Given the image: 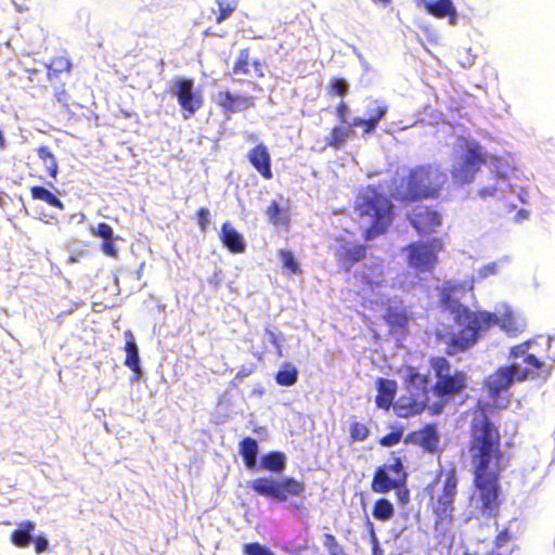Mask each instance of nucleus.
Segmentation results:
<instances>
[{
  "instance_id": "1a4fd4ad",
  "label": "nucleus",
  "mask_w": 555,
  "mask_h": 555,
  "mask_svg": "<svg viewBox=\"0 0 555 555\" xmlns=\"http://www.w3.org/2000/svg\"><path fill=\"white\" fill-rule=\"evenodd\" d=\"M249 487L259 495L278 502H286L289 498H298L306 491V485L294 477L273 479L259 477L254 479Z\"/></svg>"
},
{
  "instance_id": "a211bd4d",
  "label": "nucleus",
  "mask_w": 555,
  "mask_h": 555,
  "mask_svg": "<svg viewBox=\"0 0 555 555\" xmlns=\"http://www.w3.org/2000/svg\"><path fill=\"white\" fill-rule=\"evenodd\" d=\"M417 7H423L425 11L439 20L448 17L449 23L454 25L457 18V11L451 0H415Z\"/></svg>"
},
{
  "instance_id": "2eb2a0df",
  "label": "nucleus",
  "mask_w": 555,
  "mask_h": 555,
  "mask_svg": "<svg viewBox=\"0 0 555 555\" xmlns=\"http://www.w3.org/2000/svg\"><path fill=\"white\" fill-rule=\"evenodd\" d=\"M356 278L359 279L362 291L374 292L385 283L384 264L382 261L364 264L360 271L356 272Z\"/></svg>"
},
{
  "instance_id": "69168bd1",
  "label": "nucleus",
  "mask_w": 555,
  "mask_h": 555,
  "mask_svg": "<svg viewBox=\"0 0 555 555\" xmlns=\"http://www.w3.org/2000/svg\"><path fill=\"white\" fill-rule=\"evenodd\" d=\"M518 216H521L522 218H526V217H527V211H525V210H519V211H518Z\"/></svg>"
},
{
  "instance_id": "79ce46f5",
  "label": "nucleus",
  "mask_w": 555,
  "mask_h": 555,
  "mask_svg": "<svg viewBox=\"0 0 555 555\" xmlns=\"http://www.w3.org/2000/svg\"><path fill=\"white\" fill-rule=\"evenodd\" d=\"M378 122H379V120H377L376 118H372V117H369L366 119L361 118V117H354L352 119L351 126L352 127H362L363 132L369 134V133H372L373 131H375Z\"/></svg>"
},
{
  "instance_id": "49530a36",
  "label": "nucleus",
  "mask_w": 555,
  "mask_h": 555,
  "mask_svg": "<svg viewBox=\"0 0 555 555\" xmlns=\"http://www.w3.org/2000/svg\"><path fill=\"white\" fill-rule=\"evenodd\" d=\"M93 234L98 237H101L103 241L114 237L113 228L105 222L98 223L95 230L93 231Z\"/></svg>"
},
{
  "instance_id": "052dcab7",
  "label": "nucleus",
  "mask_w": 555,
  "mask_h": 555,
  "mask_svg": "<svg viewBox=\"0 0 555 555\" xmlns=\"http://www.w3.org/2000/svg\"><path fill=\"white\" fill-rule=\"evenodd\" d=\"M366 525L370 528L371 535L373 537L374 540H376L375 532H374V527H373V524L370 521V519L366 520Z\"/></svg>"
},
{
  "instance_id": "3c124183",
  "label": "nucleus",
  "mask_w": 555,
  "mask_h": 555,
  "mask_svg": "<svg viewBox=\"0 0 555 555\" xmlns=\"http://www.w3.org/2000/svg\"><path fill=\"white\" fill-rule=\"evenodd\" d=\"M512 539V535L507 528L502 529L494 538V545L496 547L504 546L509 540Z\"/></svg>"
},
{
  "instance_id": "de8ad7c7",
  "label": "nucleus",
  "mask_w": 555,
  "mask_h": 555,
  "mask_svg": "<svg viewBox=\"0 0 555 555\" xmlns=\"http://www.w3.org/2000/svg\"><path fill=\"white\" fill-rule=\"evenodd\" d=\"M115 238L111 237L109 240H104L101 243V250L111 258H117L118 257V249L115 246L114 243Z\"/></svg>"
},
{
  "instance_id": "58836bf2",
  "label": "nucleus",
  "mask_w": 555,
  "mask_h": 555,
  "mask_svg": "<svg viewBox=\"0 0 555 555\" xmlns=\"http://www.w3.org/2000/svg\"><path fill=\"white\" fill-rule=\"evenodd\" d=\"M280 258L282 259L283 269L287 270L288 273L298 274L301 273L300 267L298 262L295 260L293 253L288 249H280L278 251Z\"/></svg>"
},
{
  "instance_id": "f704fd0d",
  "label": "nucleus",
  "mask_w": 555,
  "mask_h": 555,
  "mask_svg": "<svg viewBox=\"0 0 555 555\" xmlns=\"http://www.w3.org/2000/svg\"><path fill=\"white\" fill-rule=\"evenodd\" d=\"M72 64L69 60L65 56H55L53 57L48 65L47 77L49 80H53L57 78L60 74L69 73Z\"/></svg>"
},
{
  "instance_id": "39448f33",
  "label": "nucleus",
  "mask_w": 555,
  "mask_h": 555,
  "mask_svg": "<svg viewBox=\"0 0 555 555\" xmlns=\"http://www.w3.org/2000/svg\"><path fill=\"white\" fill-rule=\"evenodd\" d=\"M531 341L527 340L511 348L512 363L495 370L486 380L489 397L495 399L507 391L513 382H524L544 366V362L529 353Z\"/></svg>"
},
{
  "instance_id": "bb28decb",
  "label": "nucleus",
  "mask_w": 555,
  "mask_h": 555,
  "mask_svg": "<svg viewBox=\"0 0 555 555\" xmlns=\"http://www.w3.org/2000/svg\"><path fill=\"white\" fill-rule=\"evenodd\" d=\"M29 191L33 199L43 202L51 207L64 210L65 206L63 202L44 186L34 185Z\"/></svg>"
},
{
  "instance_id": "f3484780",
  "label": "nucleus",
  "mask_w": 555,
  "mask_h": 555,
  "mask_svg": "<svg viewBox=\"0 0 555 555\" xmlns=\"http://www.w3.org/2000/svg\"><path fill=\"white\" fill-rule=\"evenodd\" d=\"M246 157L263 179L271 180L273 178L271 170V155L263 143H259L250 149Z\"/></svg>"
},
{
  "instance_id": "0eeeda50",
  "label": "nucleus",
  "mask_w": 555,
  "mask_h": 555,
  "mask_svg": "<svg viewBox=\"0 0 555 555\" xmlns=\"http://www.w3.org/2000/svg\"><path fill=\"white\" fill-rule=\"evenodd\" d=\"M457 485L456 470L451 468L444 474L440 472L425 488L429 496L427 506L434 516V530L441 537L450 531L454 521Z\"/></svg>"
},
{
  "instance_id": "4468645a",
  "label": "nucleus",
  "mask_w": 555,
  "mask_h": 555,
  "mask_svg": "<svg viewBox=\"0 0 555 555\" xmlns=\"http://www.w3.org/2000/svg\"><path fill=\"white\" fill-rule=\"evenodd\" d=\"M216 103L225 114L245 112L255 106L253 96L234 94L229 90L219 91Z\"/></svg>"
},
{
  "instance_id": "f03ea898",
  "label": "nucleus",
  "mask_w": 555,
  "mask_h": 555,
  "mask_svg": "<svg viewBox=\"0 0 555 555\" xmlns=\"http://www.w3.org/2000/svg\"><path fill=\"white\" fill-rule=\"evenodd\" d=\"M428 363L435 378L431 387L427 375L418 373L414 366L405 367L406 393L399 397L393 404L395 412L399 417L406 418L421 414L427 406L430 390L440 401L447 402L461 396L467 389V374L463 370L453 369L446 357H430Z\"/></svg>"
},
{
  "instance_id": "423d86ee",
  "label": "nucleus",
  "mask_w": 555,
  "mask_h": 555,
  "mask_svg": "<svg viewBox=\"0 0 555 555\" xmlns=\"http://www.w3.org/2000/svg\"><path fill=\"white\" fill-rule=\"evenodd\" d=\"M354 211L367 224L363 232L365 241L385 234L395 219V207L389 197L376 186L367 185L356 196Z\"/></svg>"
},
{
  "instance_id": "6e6d98bb",
  "label": "nucleus",
  "mask_w": 555,
  "mask_h": 555,
  "mask_svg": "<svg viewBox=\"0 0 555 555\" xmlns=\"http://www.w3.org/2000/svg\"><path fill=\"white\" fill-rule=\"evenodd\" d=\"M397 492V495H398V499L399 501L404 505L409 502L410 500V492H409V489L404 486H402L401 488L399 489H395Z\"/></svg>"
},
{
  "instance_id": "72a5a7b5",
  "label": "nucleus",
  "mask_w": 555,
  "mask_h": 555,
  "mask_svg": "<svg viewBox=\"0 0 555 555\" xmlns=\"http://www.w3.org/2000/svg\"><path fill=\"white\" fill-rule=\"evenodd\" d=\"M37 154L41 159L48 175L55 179L59 172V165L51 150L48 146L42 145L37 149Z\"/></svg>"
},
{
  "instance_id": "6e6552de",
  "label": "nucleus",
  "mask_w": 555,
  "mask_h": 555,
  "mask_svg": "<svg viewBox=\"0 0 555 555\" xmlns=\"http://www.w3.org/2000/svg\"><path fill=\"white\" fill-rule=\"evenodd\" d=\"M491 158L479 142L465 141L462 154L451 168L453 183L457 185L473 183L480 168Z\"/></svg>"
},
{
  "instance_id": "4d7b16f0",
  "label": "nucleus",
  "mask_w": 555,
  "mask_h": 555,
  "mask_svg": "<svg viewBox=\"0 0 555 555\" xmlns=\"http://www.w3.org/2000/svg\"><path fill=\"white\" fill-rule=\"evenodd\" d=\"M250 64L254 67L256 76L258 78H262L264 76L262 70V62L260 60H254Z\"/></svg>"
},
{
  "instance_id": "2f4dec72",
  "label": "nucleus",
  "mask_w": 555,
  "mask_h": 555,
  "mask_svg": "<svg viewBox=\"0 0 555 555\" xmlns=\"http://www.w3.org/2000/svg\"><path fill=\"white\" fill-rule=\"evenodd\" d=\"M395 514L393 504L386 498L377 499L372 508V515L379 521H387L392 518Z\"/></svg>"
},
{
  "instance_id": "412c9836",
  "label": "nucleus",
  "mask_w": 555,
  "mask_h": 555,
  "mask_svg": "<svg viewBox=\"0 0 555 555\" xmlns=\"http://www.w3.org/2000/svg\"><path fill=\"white\" fill-rule=\"evenodd\" d=\"M377 395L375 403L377 408L389 410L393 403L397 393V382L393 379L379 377L376 380Z\"/></svg>"
},
{
  "instance_id": "7c9ffc66",
  "label": "nucleus",
  "mask_w": 555,
  "mask_h": 555,
  "mask_svg": "<svg viewBox=\"0 0 555 555\" xmlns=\"http://www.w3.org/2000/svg\"><path fill=\"white\" fill-rule=\"evenodd\" d=\"M260 466L269 472L281 473L285 468V456L278 451L269 452L261 457Z\"/></svg>"
},
{
  "instance_id": "f257e3e1",
  "label": "nucleus",
  "mask_w": 555,
  "mask_h": 555,
  "mask_svg": "<svg viewBox=\"0 0 555 555\" xmlns=\"http://www.w3.org/2000/svg\"><path fill=\"white\" fill-rule=\"evenodd\" d=\"M473 473V485L479 492L481 509L492 514L499 508L500 476L507 462L502 450L500 428L481 413L472 420L467 443Z\"/></svg>"
},
{
  "instance_id": "aec40b11",
  "label": "nucleus",
  "mask_w": 555,
  "mask_h": 555,
  "mask_svg": "<svg viewBox=\"0 0 555 555\" xmlns=\"http://www.w3.org/2000/svg\"><path fill=\"white\" fill-rule=\"evenodd\" d=\"M367 247L363 244H357L344 248L337 255V264L340 270L349 273L352 267L366 257Z\"/></svg>"
},
{
  "instance_id": "9d476101",
  "label": "nucleus",
  "mask_w": 555,
  "mask_h": 555,
  "mask_svg": "<svg viewBox=\"0 0 555 555\" xmlns=\"http://www.w3.org/2000/svg\"><path fill=\"white\" fill-rule=\"evenodd\" d=\"M443 249V242L433 237L426 242H413L404 247L406 262L418 272H430L438 264V255Z\"/></svg>"
},
{
  "instance_id": "5701e85b",
  "label": "nucleus",
  "mask_w": 555,
  "mask_h": 555,
  "mask_svg": "<svg viewBox=\"0 0 555 555\" xmlns=\"http://www.w3.org/2000/svg\"><path fill=\"white\" fill-rule=\"evenodd\" d=\"M36 524L33 520H23L17 524V528L11 532L10 540L18 548H25L33 540V532Z\"/></svg>"
},
{
  "instance_id": "37998d69",
  "label": "nucleus",
  "mask_w": 555,
  "mask_h": 555,
  "mask_svg": "<svg viewBox=\"0 0 555 555\" xmlns=\"http://www.w3.org/2000/svg\"><path fill=\"white\" fill-rule=\"evenodd\" d=\"M402 439V429L398 428L396 430H392L391 433L383 436L379 439V444L383 447H392L398 444Z\"/></svg>"
},
{
  "instance_id": "9b49d317",
  "label": "nucleus",
  "mask_w": 555,
  "mask_h": 555,
  "mask_svg": "<svg viewBox=\"0 0 555 555\" xmlns=\"http://www.w3.org/2000/svg\"><path fill=\"white\" fill-rule=\"evenodd\" d=\"M408 475L400 457L393 456L390 464L378 466L371 481L375 493L384 494L399 489L406 483Z\"/></svg>"
},
{
  "instance_id": "8fccbe9b",
  "label": "nucleus",
  "mask_w": 555,
  "mask_h": 555,
  "mask_svg": "<svg viewBox=\"0 0 555 555\" xmlns=\"http://www.w3.org/2000/svg\"><path fill=\"white\" fill-rule=\"evenodd\" d=\"M323 545L325 546L328 553L337 550L340 546L337 539L332 533H325L323 535Z\"/></svg>"
},
{
  "instance_id": "ea45409f",
  "label": "nucleus",
  "mask_w": 555,
  "mask_h": 555,
  "mask_svg": "<svg viewBox=\"0 0 555 555\" xmlns=\"http://www.w3.org/2000/svg\"><path fill=\"white\" fill-rule=\"evenodd\" d=\"M243 553L245 555H275L269 547L260 544L259 542L244 544Z\"/></svg>"
},
{
  "instance_id": "cd10ccee",
  "label": "nucleus",
  "mask_w": 555,
  "mask_h": 555,
  "mask_svg": "<svg viewBox=\"0 0 555 555\" xmlns=\"http://www.w3.org/2000/svg\"><path fill=\"white\" fill-rule=\"evenodd\" d=\"M385 321L392 328L405 331L410 317L405 309L389 308L385 313Z\"/></svg>"
},
{
  "instance_id": "20e7f679",
  "label": "nucleus",
  "mask_w": 555,
  "mask_h": 555,
  "mask_svg": "<svg viewBox=\"0 0 555 555\" xmlns=\"http://www.w3.org/2000/svg\"><path fill=\"white\" fill-rule=\"evenodd\" d=\"M448 182L447 173L433 164L417 165L396 185L392 196L401 203H413L440 197Z\"/></svg>"
},
{
  "instance_id": "4be33fe9",
  "label": "nucleus",
  "mask_w": 555,
  "mask_h": 555,
  "mask_svg": "<svg viewBox=\"0 0 555 555\" xmlns=\"http://www.w3.org/2000/svg\"><path fill=\"white\" fill-rule=\"evenodd\" d=\"M220 241L233 254H242L246 249L244 237L229 222H224L220 230Z\"/></svg>"
},
{
  "instance_id": "5fc2aeb1",
  "label": "nucleus",
  "mask_w": 555,
  "mask_h": 555,
  "mask_svg": "<svg viewBox=\"0 0 555 555\" xmlns=\"http://www.w3.org/2000/svg\"><path fill=\"white\" fill-rule=\"evenodd\" d=\"M55 98L66 109L69 108L68 94L64 88L55 92Z\"/></svg>"
},
{
  "instance_id": "dca6fc26",
  "label": "nucleus",
  "mask_w": 555,
  "mask_h": 555,
  "mask_svg": "<svg viewBox=\"0 0 555 555\" xmlns=\"http://www.w3.org/2000/svg\"><path fill=\"white\" fill-rule=\"evenodd\" d=\"M406 442L421 447L424 451L434 453L438 449L439 435L434 424H427L408 435Z\"/></svg>"
},
{
  "instance_id": "13d9d810",
  "label": "nucleus",
  "mask_w": 555,
  "mask_h": 555,
  "mask_svg": "<svg viewBox=\"0 0 555 555\" xmlns=\"http://www.w3.org/2000/svg\"><path fill=\"white\" fill-rule=\"evenodd\" d=\"M28 78L33 81V80H39L38 76L41 75L42 73L38 69H29L28 70Z\"/></svg>"
},
{
  "instance_id": "e2e57ef3",
  "label": "nucleus",
  "mask_w": 555,
  "mask_h": 555,
  "mask_svg": "<svg viewBox=\"0 0 555 555\" xmlns=\"http://www.w3.org/2000/svg\"><path fill=\"white\" fill-rule=\"evenodd\" d=\"M249 373H250L249 371H240V372L237 373V377H244V376H247V375H249Z\"/></svg>"
},
{
  "instance_id": "0e129e2a",
  "label": "nucleus",
  "mask_w": 555,
  "mask_h": 555,
  "mask_svg": "<svg viewBox=\"0 0 555 555\" xmlns=\"http://www.w3.org/2000/svg\"><path fill=\"white\" fill-rule=\"evenodd\" d=\"M374 3L380 2L383 4H389L391 0H372Z\"/></svg>"
},
{
  "instance_id": "ddd939ff",
  "label": "nucleus",
  "mask_w": 555,
  "mask_h": 555,
  "mask_svg": "<svg viewBox=\"0 0 555 555\" xmlns=\"http://www.w3.org/2000/svg\"><path fill=\"white\" fill-rule=\"evenodd\" d=\"M408 219L421 236L436 233L442 224L441 214L429 205L415 206L409 214Z\"/></svg>"
},
{
  "instance_id": "864d4df0",
  "label": "nucleus",
  "mask_w": 555,
  "mask_h": 555,
  "mask_svg": "<svg viewBox=\"0 0 555 555\" xmlns=\"http://www.w3.org/2000/svg\"><path fill=\"white\" fill-rule=\"evenodd\" d=\"M347 114H348V105L344 101L339 102L335 107L336 117L338 118V120L340 122L344 124V122H346Z\"/></svg>"
},
{
  "instance_id": "b1692460",
  "label": "nucleus",
  "mask_w": 555,
  "mask_h": 555,
  "mask_svg": "<svg viewBox=\"0 0 555 555\" xmlns=\"http://www.w3.org/2000/svg\"><path fill=\"white\" fill-rule=\"evenodd\" d=\"M356 134L353 127L348 126H335L331 129L330 135L326 138V146L339 150L344 146L345 142Z\"/></svg>"
},
{
  "instance_id": "e433bc0d",
  "label": "nucleus",
  "mask_w": 555,
  "mask_h": 555,
  "mask_svg": "<svg viewBox=\"0 0 555 555\" xmlns=\"http://www.w3.org/2000/svg\"><path fill=\"white\" fill-rule=\"evenodd\" d=\"M250 65V50L244 48L240 50L236 60L233 63L232 72L234 75H248Z\"/></svg>"
},
{
  "instance_id": "6ab92c4d",
  "label": "nucleus",
  "mask_w": 555,
  "mask_h": 555,
  "mask_svg": "<svg viewBox=\"0 0 555 555\" xmlns=\"http://www.w3.org/2000/svg\"><path fill=\"white\" fill-rule=\"evenodd\" d=\"M491 163L494 165V170L492 171V179L494 180V183L491 185L481 186L477 191V196L483 201L490 197H494L499 191L500 181L507 180L508 165L503 164L501 159L495 156L491 158Z\"/></svg>"
},
{
  "instance_id": "680f3d73",
  "label": "nucleus",
  "mask_w": 555,
  "mask_h": 555,
  "mask_svg": "<svg viewBox=\"0 0 555 555\" xmlns=\"http://www.w3.org/2000/svg\"><path fill=\"white\" fill-rule=\"evenodd\" d=\"M5 147V139L3 137L2 131L0 130V150H3Z\"/></svg>"
},
{
  "instance_id": "603ef678",
  "label": "nucleus",
  "mask_w": 555,
  "mask_h": 555,
  "mask_svg": "<svg viewBox=\"0 0 555 555\" xmlns=\"http://www.w3.org/2000/svg\"><path fill=\"white\" fill-rule=\"evenodd\" d=\"M31 542L34 543L35 552L37 554H41V553L46 552L48 548L49 543H48V540L46 539V537H43V535H38V537L33 538Z\"/></svg>"
},
{
  "instance_id": "7ed1b4c3",
  "label": "nucleus",
  "mask_w": 555,
  "mask_h": 555,
  "mask_svg": "<svg viewBox=\"0 0 555 555\" xmlns=\"http://www.w3.org/2000/svg\"><path fill=\"white\" fill-rule=\"evenodd\" d=\"M441 304L454 314L455 322L465 323L463 328L452 334L448 339H446L442 333L437 332V339L446 344V353L448 356H455L474 346L478 339L479 333L489 330L491 322L494 321L490 312H473L466 306L453 299L450 293L442 295Z\"/></svg>"
},
{
  "instance_id": "bf43d9fd",
  "label": "nucleus",
  "mask_w": 555,
  "mask_h": 555,
  "mask_svg": "<svg viewBox=\"0 0 555 555\" xmlns=\"http://www.w3.org/2000/svg\"><path fill=\"white\" fill-rule=\"evenodd\" d=\"M328 554H330V555H348V554H346V553L344 552V550H343V547H341V546H339V547H338L337 550H335V551L330 552Z\"/></svg>"
},
{
  "instance_id": "c756f323",
  "label": "nucleus",
  "mask_w": 555,
  "mask_h": 555,
  "mask_svg": "<svg viewBox=\"0 0 555 555\" xmlns=\"http://www.w3.org/2000/svg\"><path fill=\"white\" fill-rule=\"evenodd\" d=\"M266 215L269 221L275 227H288L289 216L287 211L283 210L280 204L275 201L271 202L266 209Z\"/></svg>"
},
{
  "instance_id": "4c0bfd02",
  "label": "nucleus",
  "mask_w": 555,
  "mask_h": 555,
  "mask_svg": "<svg viewBox=\"0 0 555 555\" xmlns=\"http://www.w3.org/2000/svg\"><path fill=\"white\" fill-rule=\"evenodd\" d=\"M370 428L365 423L353 421L349 426V436L352 442L364 441L370 436Z\"/></svg>"
},
{
  "instance_id": "a878e982",
  "label": "nucleus",
  "mask_w": 555,
  "mask_h": 555,
  "mask_svg": "<svg viewBox=\"0 0 555 555\" xmlns=\"http://www.w3.org/2000/svg\"><path fill=\"white\" fill-rule=\"evenodd\" d=\"M490 315L494 318V321L491 322V326L499 325L503 331L512 336H516L518 333L522 332V324L513 315V313L507 312L502 317H498L490 312Z\"/></svg>"
},
{
  "instance_id": "c85d7f7f",
  "label": "nucleus",
  "mask_w": 555,
  "mask_h": 555,
  "mask_svg": "<svg viewBox=\"0 0 555 555\" xmlns=\"http://www.w3.org/2000/svg\"><path fill=\"white\" fill-rule=\"evenodd\" d=\"M298 370L289 362H284L275 374V382L280 386L289 387L296 384Z\"/></svg>"
},
{
  "instance_id": "f8f14e48",
  "label": "nucleus",
  "mask_w": 555,
  "mask_h": 555,
  "mask_svg": "<svg viewBox=\"0 0 555 555\" xmlns=\"http://www.w3.org/2000/svg\"><path fill=\"white\" fill-rule=\"evenodd\" d=\"M173 94L181 107L184 119L191 118L204 105L203 94L195 89L193 79L182 78L177 80Z\"/></svg>"
},
{
  "instance_id": "a18cd8bd",
  "label": "nucleus",
  "mask_w": 555,
  "mask_h": 555,
  "mask_svg": "<svg viewBox=\"0 0 555 555\" xmlns=\"http://www.w3.org/2000/svg\"><path fill=\"white\" fill-rule=\"evenodd\" d=\"M209 217H210V212L205 207H201L196 211L197 224H198V227H199L202 232H206L207 231L209 222H210Z\"/></svg>"
},
{
  "instance_id": "a19ab883",
  "label": "nucleus",
  "mask_w": 555,
  "mask_h": 555,
  "mask_svg": "<svg viewBox=\"0 0 555 555\" xmlns=\"http://www.w3.org/2000/svg\"><path fill=\"white\" fill-rule=\"evenodd\" d=\"M388 106L378 100L372 101L371 105L367 106L366 114L369 117L380 120L387 114Z\"/></svg>"
},
{
  "instance_id": "473e14b6",
  "label": "nucleus",
  "mask_w": 555,
  "mask_h": 555,
  "mask_svg": "<svg viewBox=\"0 0 555 555\" xmlns=\"http://www.w3.org/2000/svg\"><path fill=\"white\" fill-rule=\"evenodd\" d=\"M125 351H126V359H125V365L129 367L134 373L140 374V357H139V350L138 346L133 339V337L130 335V338L127 339L125 344Z\"/></svg>"
},
{
  "instance_id": "c03bdc74",
  "label": "nucleus",
  "mask_w": 555,
  "mask_h": 555,
  "mask_svg": "<svg viewBox=\"0 0 555 555\" xmlns=\"http://www.w3.org/2000/svg\"><path fill=\"white\" fill-rule=\"evenodd\" d=\"M331 93L346 95L348 93V83L344 78H334L331 82Z\"/></svg>"
},
{
  "instance_id": "c9c22d12",
  "label": "nucleus",
  "mask_w": 555,
  "mask_h": 555,
  "mask_svg": "<svg viewBox=\"0 0 555 555\" xmlns=\"http://www.w3.org/2000/svg\"><path fill=\"white\" fill-rule=\"evenodd\" d=\"M218 7L216 23L221 24L228 20L238 8V0H215Z\"/></svg>"
},
{
  "instance_id": "393cba45",
  "label": "nucleus",
  "mask_w": 555,
  "mask_h": 555,
  "mask_svg": "<svg viewBox=\"0 0 555 555\" xmlns=\"http://www.w3.org/2000/svg\"><path fill=\"white\" fill-rule=\"evenodd\" d=\"M240 454L248 469H255L257 465L258 443L251 437H245L240 442Z\"/></svg>"
},
{
  "instance_id": "09e8293b",
  "label": "nucleus",
  "mask_w": 555,
  "mask_h": 555,
  "mask_svg": "<svg viewBox=\"0 0 555 555\" xmlns=\"http://www.w3.org/2000/svg\"><path fill=\"white\" fill-rule=\"evenodd\" d=\"M266 334L268 335L269 337V341L274 346L275 350H276V354L279 357H282L283 354V351H282V344H281V338L278 334H275L272 330L270 328H266Z\"/></svg>"
}]
</instances>
